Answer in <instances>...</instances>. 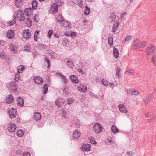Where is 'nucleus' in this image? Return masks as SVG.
<instances>
[{
    "mask_svg": "<svg viewBox=\"0 0 156 156\" xmlns=\"http://www.w3.org/2000/svg\"><path fill=\"white\" fill-rule=\"evenodd\" d=\"M32 5L33 9H35L37 5V2L36 0L33 1L32 3Z\"/></svg>",
    "mask_w": 156,
    "mask_h": 156,
    "instance_id": "72a5a7b5",
    "label": "nucleus"
},
{
    "mask_svg": "<svg viewBox=\"0 0 156 156\" xmlns=\"http://www.w3.org/2000/svg\"><path fill=\"white\" fill-rule=\"evenodd\" d=\"M81 134L80 131L78 130H76L73 133V137L74 139H78L80 136Z\"/></svg>",
    "mask_w": 156,
    "mask_h": 156,
    "instance_id": "6ab92c4d",
    "label": "nucleus"
},
{
    "mask_svg": "<svg viewBox=\"0 0 156 156\" xmlns=\"http://www.w3.org/2000/svg\"><path fill=\"white\" fill-rule=\"evenodd\" d=\"M132 37V36L131 35H128L125 38V41H128L130 40Z\"/></svg>",
    "mask_w": 156,
    "mask_h": 156,
    "instance_id": "6e6d98bb",
    "label": "nucleus"
},
{
    "mask_svg": "<svg viewBox=\"0 0 156 156\" xmlns=\"http://www.w3.org/2000/svg\"><path fill=\"white\" fill-rule=\"evenodd\" d=\"M73 101V100L72 99H69L67 101V103L69 105L71 104Z\"/></svg>",
    "mask_w": 156,
    "mask_h": 156,
    "instance_id": "0e129e2a",
    "label": "nucleus"
},
{
    "mask_svg": "<svg viewBox=\"0 0 156 156\" xmlns=\"http://www.w3.org/2000/svg\"><path fill=\"white\" fill-rule=\"evenodd\" d=\"M14 33L13 30H10L7 33V36L9 39L13 38L14 37Z\"/></svg>",
    "mask_w": 156,
    "mask_h": 156,
    "instance_id": "ddd939ff",
    "label": "nucleus"
},
{
    "mask_svg": "<svg viewBox=\"0 0 156 156\" xmlns=\"http://www.w3.org/2000/svg\"><path fill=\"white\" fill-rule=\"evenodd\" d=\"M132 90L131 94L132 95H137L139 93L138 91L136 90Z\"/></svg>",
    "mask_w": 156,
    "mask_h": 156,
    "instance_id": "79ce46f5",
    "label": "nucleus"
},
{
    "mask_svg": "<svg viewBox=\"0 0 156 156\" xmlns=\"http://www.w3.org/2000/svg\"><path fill=\"white\" fill-rule=\"evenodd\" d=\"M134 72V70L133 69H131L129 71H126L125 72V73L126 74L128 75H132L133 74Z\"/></svg>",
    "mask_w": 156,
    "mask_h": 156,
    "instance_id": "ea45409f",
    "label": "nucleus"
},
{
    "mask_svg": "<svg viewBox=\"0 0 156 156\" xmlns=\"http://www.w3.org/2000/svg\"><path fill=\"white\" fill-rule=\"evenodd\" d=\"M102 83L105 86H107L108 85V83L107 80L105 79H102L101 81Z\"/></svg>",
    "mask_w": 156,
    "mask_h": 156,
    "instance_id": "c03bdc74",
    "label": "nucleus"
},
{
    "mask_svg": "<svg viewBox=\"0 0 156 156\" xmlns=\"http://www.w3.org/2000/svg\"><path fill=\"white\" fill-rule=\"evenodd\" d=\"M68 89L67 87H65L64 88V90H63V92L66 94V95H68L69 93L68 92H66V90Z\"/></svg>",
    "mask_w": 156,
    "mask_h": 156,
    "instance_id": "e2e57ef3",
    "label": "nucleus"
},
{
    "mask_svg": "<svg viewBox=\"0 0 156 156\" xmlns=\"http://www.w3.org/2000/svg\"><path fill=\"white\" fill-rule=\"evenodd\" d=\"M94 131L97 133H100L103 131V128L98 123H95L93 127Z\"/></svg>",
    "mask_w": 156,
    "mask_h": 156,
    "instance_id": "7ed1b4c3",
    "label": "nucleus"
},
{
    "mask_svg": "<svg viewBox=\"0 0 156 156\" xmlns=\"http://www.w3.org/2000/svg\"><path fill=\"white\" fill-rule=\"evenodd\" d=\"M24 67L23 65H20L17 67V72L18 73H22L23 70L24 69Z\"/></svg>",
    "mask_w": 156,
    "mask_h": 156,
    "instance_id": "c85d7f7f",
    "label": "nucleus"
},
{
    "mask_svg": "<svg viewBox=\"0 0 156 156\" xmlns=\"http://www.w3.org/2000/svg\"><path fill=\"white\" fill-rule=\"evenodd\" d=\"M20 76L19 74H16L15 75V80L16 81L18 82L20 80Z\"/></svg>",
    "mask_w": 156,
    "mask_h": 156,
    "instance_id": "de8ad7c7",
    "label": "nucleus"
},
{
    "mask_svg": "<svg viewBox=\"0 0 156 156\" xmlns=\"http://www.w3.org/2000/svg\"><path fill=\"white\" fill-rule=\"evenodd\" d=\"M48 84H45L43 88V93L44 94H45L47 92L48 90Z\"/></svg>",
    "mask_w": 156,
    "mask_h": 156,
    "instance_id": "e433bc0d",
    "label": "nucleus"
},
{
    "mask_svg": "<svg viewBox=\"0 0 156 156\" xmlns=\"http://www.w3.org/2000/svg\"><path fill=\"white\" fill-rule=\"evenodd\" d=\"M67 65L69 66L70 68L72 67L73 64L72 62L71 61V60L70 59H68L67 60Z\"/></svg>",
    "mask_w": 156,
    "mask_h": 156,
    "instance_id": "37998d69",
    "label": "nucleus"
},
{
    "mask_svg": "<svg viewBox=\"0 0 156 156\" xmlns=\"http://www.w3.org/2000/svg\"><path fill=\"white\" fill-rule=\"evenodd\" d=\"M51 10L54 12H56L58 9V7L57 4H53L51 6Z\"/></svg>",
    "mask_w": 156,
    "mask_h": 156,
    "instance_id": "a878e982",
    "label": "nucleus"
},
{
    "mask_svg": "<svg viewBox=\"0 0 156 156\" xmlns=\"http://www.w3.org/2000/svg\"><path fill=\"white\" fill-rule=\"evenodd\" d=\"M53 34V35H54V36H55V37H57V38H58V37H59V35H58V34H56V33H54Z\"/></svg>",
    "mask_w": 156,
    "mask_h": 156,
    "instance_id": "774afa93",
    "label": "nucleus"
},
{
    "mask_svg": "<svg viewBox=\"0 0 156 156\" xmlns=\"http://www.w3.org/2000/svg\"><path fill=\"white\" fill-rule=\"evenodd\" d=\"M152 99V97L151 95H148L145 97L144 99V102L146 105L149 104Z\"/></svg>",
    "mask_w": 156,
    "mask_h": 156,
    "instance_id": "dca6fc26",
    "label": "nucleus"
},
{
    "mask_svg": "<svg viewBox=\"0 0 156 156\" xmlns=\"http://www.w3.org/2000/svg\"><path fill=\"white\" fill-rule=\"evenodd\" d=\"M56 75L57 76L61 78L63 80V82L64 83L66 84L67 83V79L65 76L62 73L58 72L56 73Z\"/></svg>",
    "mask_w": 156,
    "mask_h": 156,
    "instance_id": "9b49d317",
    "label": "nucleus"
},
{
    "mask_svg": "<svg viewBox=\"0 0 156 156\" xmlns=\"http://www.w3.org/2000/svg\"><path fill=\"white\" fill-rule=\"evenodd\" d=\"M133 44L132 47L133 49L142 48L146 45L144 41L137 42L136 41H135L133 42Z\"/></svg>",
    "mask_w": 156,
    "mask_h": 156,
    "instance_id": "f03ea898",
    "label": "nucleus"
},
{
    "mask_svg": "<svg viewBox=\"0 0 156 156\" xmlns=\"http://www.w3.org/2000/svg\"><path fill=\"white\" fill-rule=\"evenodd\" d=\"M118 107L121 112L124 113H126L127 112V111L126 109V108L124 105H119L118 106Z\"/></svg>",
    "mask_w": 156,
    "mask_h": 156,
    "instance_id": "4468645a",
    "label": "nucleus"
},
{
    "mask_svg": "<svg viewBox=\"0 0 156 156\" xmlns=\"http://www.w3.org/2000/svg\"><path fill=\"white\" fill-rule=\"evenodd\" d=\"M111 130L114 133L119 132L118 129L114 125H113L112 126Z\"/></svg>",
    "mask_w": 156,
    "mask_h": 156,
    "instance_id": "2f4dec72",
    "label": "nucleus"
},
{
    "mask_svg": "<svg viewBox=\"0 0 156 156\" xmlns=\"http://www.w3.org/2000/svg\"><path fill=\"white\" fill-rule=\"evenodd\" d=\"M151 61L153 65L156 67V54H154L152 55L151 58Z\"/></svg>",
    "mask_w": 156,
    "mask_h": 156,
    "instance_id": "b1692460",
    "label": "nucleus"
},
{
    "mask_svg": "<svg viewBox=\"0 0 156 156\" xmlns=\"http://www.w3.org/2000/svg\"><path fill=\"white\" fill-rule=\"evenodd\" d=\"M22 0H16L15 5L17 7H20L22 5Z\"/></svg>",
    "mask_w": 156,
    "mask_h": 156,
    "instance_id": "7c9ffc66",
    "label": "nucleus"
},
{
    "mask_svg": "<svg viewBox=\"0 0 156 156\" xmlns=\"http://www.w3.org/2000/svg\"><path fill=\"white\" fill-rule=\"evenodd\" d=\"M16 16L20 21H23L24 20V15L23 12L21 10H19L17 11Z\"/></svg>",
    "mask_w": 156,
    "mask_h": 156,
    "instance_id": "423d86ee",
    "label": "nucleus"
},
{
    "mask_svg": "<svg viewBox=\"0 0 156 156\" xmlns=\"http://www.w3.org/2000/svg\"><path fill=\"white\" fill-rule=\"evenodd\" d=\"M26 23L28 25H32V21L29 18H27L26 19Z\"/></svg>",
    "mask_w": 156,
    "mask_h": 156,
    "instance_id": "8fccbe9b",
    "label": "nucleus"
},
{
    "mask_svg": "<svg viewBox=\"0 0 156 156\" xmlns=\"http://www.w3.org/2000/svg\"><path fill=\"white\" fill-rule=\"evenodd\" d=\"M64 102V100L61 98H58L55 101V103L58 107H61Z\"/></svg>",
    "mask_w": 156,
    "mask_h": 156,
    "instance_id": "9d476101",
    "label": "nucleus"
},
{
    "mask_svg": "<svg viewBox=\"0 0 156 156\" xmlns=\"http://www.w3.org/2000/svg\"><path fill=\"white\" fill-rule=\"evenodd\" d=\"M9 48L12 53H15L17 51V47L14 44L10 46Z\"/></svg>",
    "mask_w": 156,
    "mask_h": 156,
    "instance_id": "cd10ccee",
    "label": "nucleus"
},
{
    "mask_svg": "<svg viewBox=\"0 0 156 156\" xmlns=\"http://www.w3.org/2000/svg\"><path fill=\"white\" fill-rule=\"evenodd\" d=\"M127 154L129 156H132L134 154L131 151H129L127 152Z\"/></svg>",
    "mask_w": 156,
    "mask_h": 156,
    "instance_id": "680f3d73",
    "label": "nucleus"
},
{
    "mask_svg": "<svg viewBox=\"0 0 156 156\" xmlns=\"http://www.w3.org/2000/svg\"><path fill=\"white\" fill-rule=\"evenodd\" d=\"M79 91L82 92H86L87 90V88L86 86L83 85H80L77 87Z\"/></svg>",
    "mask_w": 156,
    "mask_h": 156,
    "instance_id": "2eb2a0df",
    "label": "nucleus"
},
{
    "mask_svg": "<svg viewBox=\"0 0 156 156\" xmlns=\"http://www.w3.org/2000/svg\"><path fill=\"white\" fill-rule=\"evenodd\" d=\"M53 30H49V31L48 32V33L49 38H50L51 37V36L53 33Z\"/></svg>",
    "mask_w": 156,
    "mask_h": 156,
    "instance_id": "052dcab7",
    "label": "nucleus"
},
{
    "mask_svg": "<svg viewBox=\"0 0 156 156\" xmlns=\"http://www.w3.org/2000/svg\"><path fill=\"white\" fill-rule=\"evenodd\" d=\"M56 19L57 21L62 22L64 20V18L61 15L59 14Z\"/></svg>",
    "mask_w": 156,
    "mask_h": 156,
    "instance_id": "473e14b6",
    "label": "nucleus"
},
{
    "mask_svg": "<svg viewBox=\"0 0 156 156\" xmlns=\"http://www.w3.org/2000/svg\"><path fill=\"white\" fill-rule=\"evenodd\" d=\"M108 42L110 46H112L113 45V38L112 37H110L108 38Z\"/></svg>",
    "mask_w": 156,
    "mask_h": 156,
    "instance_id": "4c0bfd02",
    "label": "nucleus"
},
{
    "mask_svg": "<svg viewBox=\"0 0 156 156\" xmlns=\"http://www.w3.org/2000/svg\"><path fill=\"white\" fill-rule=\"evenodd\" d=\"M7 87L9 90H12L16 92L17 90L18 85L14 81H11L9 83L6 85Z\"/></svg>",
    "mask_w": 156,
    "mask_h": 156,
    "instance_id": "f257e3e1",
    "label": "nucleus"
},
{
    "mask_svg": "<svg viewBox=\"0 0 156 156\" xmlns=\"http://www.w3.org/2000/svg\"><path fill=\"white\" fill-rule=\"evenodd\" d=\"M9 114L11 118H14L17 114V110L14 108H9Z\"/></svg>",
    "mask_w": 156,
    "mask_h": 156,
    "instance_id": "39448f33",
    "label": "nucleus"
},
{
    "mask_svg": "<svg viewBox=\"0 0 156 156\" xmlns=\"http://www.w3.org/2000/svg\"><path fill=\"white\" fill-rule=\"evenodd\" d=\"M116 15L114 13H111L110 16L109 18V20L110 21H115L116 18Z\"/></svg>",
    "mask_w": 156,
    "mask_h": 156,
    "instance_id": "c756f323",
    "label": "nucleus"
},
{
    "mask_svg": "<svg viewBox=\"0 0 156 156\" xmlns=\"http://www.w3.org/2000/svg\"><path fill=\"white\" fill-rule=\"evenodd\" d=\"M16 133L17 135L19 136H21L24 134V132L21 129L18 130Z\"/></svg>",
    "mask_w": 156,
    "mask_h": 156,
    "instance_id": "c9c22d12",
    "label": "nucleus"
},
{
    "mask_svg": "<svg viewBox=\"0 0 156 156\" xmlns=\"http://www.w3.org/2000/svg\"><path fill=\"white\" fill-rule=\"evenodd\" d=\"M41 115L40 113L36 112L35 113L33 118L34 119L38 121L41 119Z\"/></svg>",
    "mask_w": 156,
    "mask_h": 156,
    "instance_id": "a211bd4d",
    "label": "nucleus"
},
{
    "mask_svg": "<svg viewBox=\"0 0 156 156\" xmlns=\"http://www.w3.org/2000/svg\"><path fill=\"white\" fill-rule=\"evenodd\" d=\"M16 17L15 16H14L13 20L12 21L8 22V24L10 26L13 25V24H14L16 22Z\"/></svg>",
    "mask_w": 156,
    "mask_h": 156,
    "instance_id": "f704fd0d",
    "label": "nucleus"
},
{
    "mask_svg": "<svg viewBox=\"0 0 156 156\" xmlns=\"http://www.w3.org/2000/svg\"><path fill=\"white\" fill-rule=\"evenodd\" d=\"M90 140L91 143L93 144H96L95 141L94 140V139L93 137H91L90 138Z\"/></svg>",
    "mask_w": 156,
    "mask_h": 156,
    "instance_id": "13d9d810",
    "label": "nucleus"
},
{
    "mask_svg": "<svg viewBox=\"0 0 156 156\" xmlns=\"http://www.w3.org/2000/svg\"><path fill=\"white\" fill-rule=\"evenodd\" d=\"M71 36L72 37H75L76 36V33L75 32H71Z\"/></svg>",
    "mask_w": 156,
    "mask_h": 156,
    "instance_id": "69168bd1",
    "label": "nucleus"
},
{
    "mask_svg": "<svg viewBox=\"0 0 156 156\" xmlns=\"http://www.w3.org/2000/svg\"><path fill=\"white\" fill-rule=\"evenodd\" d=\"M156 48L153 45H151L146 49V53L147 55H150L155 51Z\"/></svg>",
    "mask_w": 156,
    "mask_h": 156,
    "instance_id": "20e7f679",
    "label": "nucleus"
},
{
    "mask_svg": "<svg viewBox=\"0 0 156 156\" xmlns=\"http://www.w3.org/2000/svg\"><path fill=\"white\" fill-rule=\"evenodd\" d=\"M85 10L84 12V13L86 15H87L89 14V11H90V9L88 8V7L87 6H86L85 7Z\"/></svg>",
    "mask_w": 156,
    "mask_h": 156,
    "instance_id": "09e8293b",
    "label": "nucleus"
},
{
    "mask_svg": "<svg viewBox=\"0 0 156 156\" xmlns=\"http://www.w3.org/2000/svg\"><path fill=\"white\" fill-rule=\"evenodd\" d=\"M25 14L28 16H30L32 14V10L30 8L26 9L25 10Z\"/></svg>",
    "mask_w": 156,
    "mask_h": 156,
    "instance_id": "412c9836",
    "label": "nucleus"
},
{
    "mask_svg": "<svg viewBox=\"0 0 156 156\" xmlns=\"http://www.w3.org/2000/svg\"><path fill=\"white\" fill-rule=\"evenodd\" d=\"M24 49L25 51L27 52H30V46L28 45H26L24 47Z\"/></svg>",
    "mask_w": 156,
    "mask_h": 156,
    "instance_id": "49530a36",
    "label": "nucleus"
},
{
    "mask_svg": "<svg viewBox=\"0 0 156 156\" xmlns=\"http://www.w3.org/2000/svg\"><path fill=\"white\" fill-rule=\"evenodd\" d=\"M22 35V36L24 38L26 39H28L30 37V31L29 29L25 30L23 31Z\"/></svg>",
    "mask_w": 156,
    "mask_h": 156,
    "instance_id": "6e6552de",
    "label": "nucleus"
},
{
    "mask_svg": "<svg viewBox=\"0 0 156 156\" xmlns=\"http://www.w3.org/2000/svg\"><path fill=\"white\" fill-rule=\"evenodd\" d=\"M120 71H121V69L119 68H117V69H116V75L117 76H118L119 77L120 76L119 73Z\"/></svg>",
    "mask_w": 156,
    "mask_h": 156,
    "instance_id": "603ef678",
    "label": "nucleus"
},
{
    "mask_svg": "<svg viewBox=\"0 0 156 156\" xmlns=\"http://www.w3.org/2000/svg\"><path fill=\"white\" fill-rule=\"evenodd\" d=\"M78 71L80 72L81 74H83L84 73L83 71L81 69H78Z\"/></svg>",
    "mask_w": 156,
    "mask_h": 156,
    "instance_id": "338daca9",
    "label": "nucleus"
},
{
    "mask_svg": "<svg viewBox=\"0 0 156 156\" xmlns=\"http://www.w3.org/2000/svg\"><path fill=\"white\" fill-rule=\"evenodd\" d=\"M71 31L67 32L66 31L65 32L64 34L67 36H71Z\"/></svg>",
    "mask_w": 156,
    "mask_h": 156,
    "instance_id": "bf43d9fd",
    "label": "nucleus"
},
{
    "mask_svg": "<svg viewBox=\"0 0 156 156\" xmlns=\"http://www.w3.org/2000/svg\"><path fill=\"white\" fill-rule=\"evenodd\" d=\"M119 25V23L118 22H116L114 23L112 27L113 32L114 33L116 31Z\"/></svg>",
    "mask_w": 156,
    "mask_h": 156,
    "instance_id": "5701e85b",
    "label": "nucleus"
},
{
    "mask_svg": "<svg viewBox=\"0 0 156 156\" xmlns=\"http://www.w3.org/2000/svg\"><path fill=\"white\" fill-rule=\"evenodd\" d=\"M127 14L126 12H124L121 15L120 17L121 20H126V15Z\"/></svg>",
    "mask_w": 156,
    "mask_h": 156,
    "instance_id": "58836bf2",
    "label": "nucleus"
},
{
    "mask_svg": "<svg viewBox=\"0 0 156 156\" xmlns=\"http://www.w3.org/2000/svg\"><path fill=\"white\" fill-rule=\"evenodd\" d=\"M34 80L35 83L37 84L41 85L43 84V80L42 78L39 76H35L34 78Z\"/></svg>",
    "mask_w": 156,
    "mask_h": 156,
    "instance_id": "1a4fd4ad",
    "label": "nucleus"
},
{
    "mask_svg": "<svg viewBox=\"0 0 156 156\" xmlns=\"http://www.w3.org/2000/svg\"><path fill=\"white\" fill-rule=\"evenodd\" d=\"M62 26L66 28H70L71 27V25L70 23L67 21H64L62 22Z\"/></svg>",
    "mask_w": 156,
    "mask_h": 156,
    "instance_id": "aec40b11",
    "label": "nucleus"
},
{
    "mask_svg": "<svg viewBox=\"0 0 156 156\" xmlns=\"http://www.w3.org/2000/svg\"><path fill=\"white\" fill-rule=\"evenodd\" d=\"M156 120V115L149 119V122H153Z\"/></svg>",
    "mask_w": 156,
    "mask_h": 156,
    "instance_id": "864d4df0",
    "label": "nucleus"
},
{
    "mask_svg": "<svg viewBox=\"0 0 156 156\" xmlns=\"http://www.w3.org/2000/svg\"><path fill=\"white\" fill-rule=\"evenodd\" d=\"M70 78L72 81L74 83H78L79 80L77 77L74 75H72L70 76Z\"/></svg>",
    "mask_w": 156,
    "mask_h": 156,
    "instance_id": "f3484780",
    "label": "nucleus"
},
{
    "mask_svg": "<svg viewBox=\"0 0 156 156\" xmlns=\"http://www.w3.org/2000/svg\"><path fill=\"white\" fill-rule=\"evenodd\" d=\"M16 128V126L13 123H9L8 125L7 129L9 132H13Z\"/></svg>",
    "mask_w": 156,
    "mask_h": 156,
    "instance_id": "0eeeda50",
    "label": "nucleus"
},
{
    "mask_svg": "<svg viewBox=\"0 0 156 156\" xmlns=\"http://www.w3.org/2000/svg\"><path fill=\"white\" fill-rule=\"evenodd\" d=\"M13 101V96L10 94L8 95L6 100V102L8 103H12Z\"/></svg>",
    "mask_w": 156,
    "mask_h": 156,
    "instance_id": "4be33fe9",
    "label": "nucleus"
},
{
    "mask_svg": "<svg viewBox=\"0 0 156 156\" xmlns=\"http://www.w3.org/2000/svg\"><path fill=\"white\" fill-rule=\"evenodd\" d=\"M62 115L64 118L67 119L68 117V113L66 111H63L62 113Z\"/></svg>",
    "mask_w": 156,
    "mask_h": 156,
    "instance_id": "a18cd8bd",
    "label": "nucleus"
},
{
    "mask_svg": "<svg viewBox=\"0 0 156 156\" xmlns=\"http://www.w3.org/2000/svg\"><path fill=\"white\" fill-rule=\"evenodd\" d=\"M45 60L46 62L48 64V67L49 68L50 66V62L49 59L47 57H46L45 59Z\"/></svg>",
    "mask_w": 156,
    "mask_h": 156,
    "instance_id": "3c124183",
    "label": "nucleus"
},
{
    "mask_svg": "<svg viewBox=\"0 0 156 156\" xmlns=\"http://www.w3.org/2000/svg\"><path fill=\"white\" fill-rule=\"evenodd\" d=\"M113 51L114 56L116 58H118L119 55V53L118 50L116 48L114 47Z\"/></svg>",
    "mask_w": 156,
    "mask_h": 156,
    "instance_id": "393cba45",
    "label": "nucleus"
},
{
    "mask_svg": "<svg viewBox=\"0 0 156 156\" xmlns=\"http://www.w3.org/2000/svg\"><path fill=\"white\" fill-rule=\"evenodd\" d=\"M6 56V54L5 53H2L0 54V57L2 58H4Z\"/></svg>",
    "mask_w": 156,
    "mask_h": 156,
    "instance_id": "4d7b16f0",
    "label": "nucleus"
},
{
    "mask_svg": "<svg viewBox=\"0 0 156 156\" xmlns=\"http://www.w3.org/2000/svg\"><path fill=\"white\" fill-rule=\"evenodd\" d=\"M23 156H31L29 152H25L23 153Z\"/></svg>",
    "mask_w": 156,
    "mask_h": 156,
    "instance_id": "5fc2aeb1",
    "label": "nucleus"
},
{
    "mask_svg": "<svg viewBox=\"0 0 156 156\" xmlns=\"http://www.w3.org/2000/svg\"><path fill=\"white\" fill-rule=\"evenodd\" d=\"M18 104L19 106H23L24 105V100L21 98L19 97L18 98Z\"/></svg>",
    "mask_w": 156,
    "mask_h": 156,
    "instance_id": "bb28decb",
    "label": "nucleus"
},
{
    "mask_svg": "<svg viewBox=\"0 0 156 156\" xmlns=\"http://www.w3.org/2000/svg\"><path fill=\"white\" fill-rule=\"evenodd\" d=\"M39 32V31L38 30H37L34 33V39L35 41H36L37 40V36Z\"/></svg>",
    "mask_w": 156,
    "mask_h": 156,
    "instance_id": "a19ab883",
    "label": "nucleus"
},
{
    "mask_svg": "<svg viewBox=\"0 0 156 156\" xmlns=\"http://www.w3.org/2000/svg\"><path fill=\"white\" fill-rule=\"evenodd\" d=\"M90 147L91 146L90 144H83L81 147V148L83 151H87L90 150Z\"/></svg>",
    "mask_w": 156,
    "mask_h": 156,
    "instance_id": "f8f14e48",
    "label": "nucleus"
}]
</instances>
